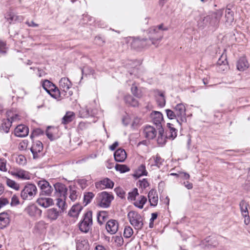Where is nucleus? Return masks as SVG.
<instances>
[{"label": "nucleus", "mask_w": 250, "mask_h": 250, "mask_svg": "<svg viewBox=\"0 0 250 250\" xmlns=\"http://www.w3.org/2000/svg\"><path fill=\"white\" fill-rule=\"evenodd\" d=\"M167 28H163V24L151 27L149 29V39L134 38L131 46L134 48L144 47L146 45L153 44L157 45L163 38L162 30H167Z\"/></svg>", "instance_id": "1"}, {"label": "nucleus", "mask_w": 250, "mask_h": 250, "mask_svg": "<svg viewBox=\"0 0 250 250\" xmlns=\"http://www.w3.org/2000/svg\"><path fill=\"white\" fill-rule=\"evenodd\" d=\"M71 86L72 83L68 78L64 77L60 80V100L64 98H68L72 95V91L69 90Z\"/></svg>", "instance_id": "2"}, {"label": "nucleus", "mask_w": 250, "mask_h": 250, "mask_svg": "<svg viewBox=\"0 0 250 250\" xmlns=\"http://www.w3.org/2000/svg\"><path fill=\"white\" fill-rule=\"evenodd\" d=\"M93 224L92 212L91 210L86 211L79 224L80 230L84 233H87L91 229Z\"/></svg>", "instance_id": "3"}, {"label": "nucleus", "mask_w": 250, "mask_h": 250, "mask_svg": "<svg viewBox=\"0 0 250 250\" xmlns=\"http://www.w3.org/2000/svg\"><path fill=\"white\" fill-rule=\"evenodd\" d=\"M37 188L34 184H26L21 192V197L24 200H32L37 193Z\"/></svg>", "instance_id": "4"}, {"label": "nucleus", "mask_w": 250, "mask_h": 250, "mask_svg": "<svg viewBox=\"0 0 250 250\" xmlns=\"http://www.w3.org/2000/svg\"><path fill=\"white\" fill-rule=\"evenodd\" d=\"M42 87L51 97L60 100V90L52 83L46 80L42 83Z\"/></svg>", "instance_id": "5"}, {"label": "nucleus", "mask_w": 250, "mask_h": 250, "mask_svg": "<svg viewBox=\"0 0 250 250\" xmlns=\"http://www.w3.org/2000/svg\"><path fill=\"white\" fill-rule=\"evenodd\" d=\"M129 222L136 229H141L143 227V218L141 215L135 211H130L127 215Z\"/></svg>", "instance_id": "6"}, {"label": "nucleus", "mask_w": 250, "mask_h": 250, "mask_svg": "<svg viewBox=\"0 0 250 250\" xmlns=\"http://www.w3.org/2000/svg\"><path fill=\"white\" fill-rule=\"evenodd\" d=\"M175 114L176 116V121L179 125L187 122V116L186 113V107L183 104H177L174 108Z\"/></svg>", "instance_id": "7"}, {"label": "nucleus", "mask_w": 250, "mask_h": 250, "mask_svg": "<svg viewBox=\"0 0 250 250\" xmlns=\"http://www.w3.org/2000/svg\"><path fill=\"white\" fill-rule=\"evenodd\" d=\"M114 196L112 194L106 191L102 192L99 195L98 205L103 208H107L110 205Z\"/></svg>", "instance_id": "8"}, {"label": "nucleus", "mask_w": 250, "mask_h": 250, "mask_svg": "<svg viewBox=\"0 0 250 250\" xmlns=\"http://www.w3.org/2000/svg\"><path fill=\"white\" fill-rule=\"evenodd\" d=\"M9 173L17 179L22 180H29L31 175L28 171L20 168H14L9 171Z\"/></svg>", "instance_id": "9"}, {"label": "nucleus", "mask_w": 250, "mask_h": 250, "mask_svg": "<svg viewBox=\"0 0 250 250\" xmlns=\"http://www.w3.org/2000/svg\"><path fill=\"white\" fill-rule=\"evenodd\" d=\"M43 145L40 141L34 142L30 150L34 159H38L42 156Z\"/></svg>", "instance_id": "10"}, {"label": "nucleus", "mask_w": 250, "mask_h": 250, "mask_svg": "<svg viewBox=\"0 0 250 250\" xmlns=\"http://www.w3.org/2000/svg\"><path fill=\"white\" fill-rule=\"evenodd\" d=\"M223 14L222 9L217 10L215 12L209 15L210 18V26L217 27L219 25V23L221 17Z\"/></svg>", "instance_id": "11"}, {"label": "nucleus", "mask_w": 250, "mask_h": 250, "mask_svg": "<svg viewBox=\"0 0 250 250\" xmlns=\"http://www.w3.org/2000/svg\"><path fill=\"white\" fill-rule=\"evenodd\" d=\"M241 212L243 217L245 218L244 223L248 225L250 222V218L249 214V204L244 200H242L239 204Z\"/></svg>", "instance_id": "12"}, {"label": "nucleus", "mask_w": 250, "mask_h": 250, "mask_svg": "<svg viewBox=\"0 0 250 250\" xmlns=\"http://www.w3.org/2000/svg\"><path fill=\"white\" fill-rule=\"evenodd\" d=\"M29 133L28 127L24 125H18L14 130L15 136L18 137H24L28 135Z\"/></svg>", "instance_id": "13"}, {"label": "nucleus", "mask_w": 250, "mask_h": 250, "mask_svg": "<svg viewBox=\"0 0 250 250\" xmlns=\"http://www.w3.org/2000/svg\"><path fill=\"white\" fill-rule=\"evenodd\" d=\"M38 186L41 188L43 194L49 195L53 191V188L50 185L49 183L45 180L39 181Z\"/></svg>", "instance_id": "14"}, {"label": "nucleus", "mask_w": 250, "mask_h": 250, "mask_svg": "<svg viewBox=\"0 0 250 250\" xmlns=\"http://www.w3.org/2000/svg\"><path fill=\"white\" fill-rule=\"evenodd\" d=\"M118 222L115 220L111 219L106 223V229L111 234L116 233L118 230Z\"/></svg>", "instance_id": "15"}, {"label": "nucleus", "mask_w": 250, "mask_h": 250, "mask_svg": "<svg viewBox=\"0 0 250 250\" xmlns=\"http://www.w3.org/2000/svg\"><path fill=\"white\" fill-rule=\"evenodd\" d=\"M25 211L32 217H40L42 214V210L34 204L28 206L25 208Z\"/></svg>", "instance_id": "16"}, {"label": "nucleus", "mask_w": 250, "mask_h": 250, "mask_svg": "<svg viewBox=\"0 0 250 250\" xmlns=\"http://www.w3.org/2000/svg\"><path fill=\"white\" fill-rule=\"evenodd\" d=\"M224 22L226 25H230L234 21V12L227 6L225 11Z\"/></svg>", "instance_id": "17"}, {"label": "nucleus", "mask_w": 250, "mask_h": 250, "mask_svg": "<svg viewBox=\"0 0 250 250\" xmlns=\"http://www.w3.org/2000/svg\"><path fill=\"white\" fill-rule=\"evenodd\" d=\"M113 186L114 183L108 178H104L99 182L96 183V187L102 189L112 188Z\"/></svg>", "instance_id": "18"}, {"label": "nucleus", "mask_w": 250, "mask_h": 250, "mask_svg": "<svg viewBox=\"0 0 250 250\" xmlns=\"http://www.w3.org/2000/svg\"><path fill=\"white\" fill-rule=\"evenodd\" d=\"M157 131L155 128L150 125L146 126L144 129V134L146 138L152 139L156 135Z\"/></svg>", "instance_id": "19"}, {"label": "nucleus", "mask_w": 250, "mask_h": 250, "mask_svg": "<svg viewBox=\"0 0 250 250\" xmlns=\"http://www.w3.org/2000/svg\"><path fill=\"white\" fill-rule=\"evenodd\" d=\"M10 223L9 215L5 212L0 213V229L6 228Z\"/></svg>", "instance_id": "20"}, {"label": "nucleus", "mask_w": 250, "mask_h": 250, "mask_svg": "<svg viewBox=\"0 0 250 250\" xmlns=\"http://www.w3.org/2000/svg\"><path fill=\"white\" fill-rule=\"evenodd\" d=\"M114 156L116 161L123 162L126 158V154L124 149L119 148L114 152Z\"/></svg>", "instance_id": "21"}, {"label": "nucleus", "mask_w": 250, "mask_h": 250, "mask_svg": "<svg viewBox=\"0 0 250 250\" xmlns=\"http://www.w3.org/2000/svg\"><path fill=\"white\" fill-rule=\"evenodd\" d=\"M148 198L151 206L155 207L157 206L158 201V197L155 190L153 189L150 190L148 194Z\"/></svg>", "instance_id": "22"}, {"label": "nucleus", "mask_w": 250, "mask_h": 250, "mask_svg": "<svg viewBox=\"0 0 250 250\" xmlns=\"http://www.w3.org/2000/svg\"><path fill=\"white\" fill-rule=\"evenodd\" d=\"M76 246L78 250H88L89 249L88 240L84 238H80L77 240Z\"/></svg>", "instance_id": "23"}, {"label": "nucleus", "mask_w": 250, "mask_h": 250, "mask_svg": "<svg viewBox=\"0 0 250 250\" xmlns=\"http://www.w3.org/2000/svg\"><path fill=\"white\" fill-rule=\"evenodd\" d=\"M11 125L12 121H10L9 118L3 119L0 125V131L6 133H8Z\"/></svg>", "instance_id": "24"}, {"label": "nucleus", "mask_w": 250, "mask_h": 250, "mask_svg": "<svg viewBox=\"0 0 250 250\" xmlns=\"http://www.w3.org/2000/svg\"><path fill=\"white\" fill-rule=\"evenodd\" d=\"M54 188L57 192L61 194V196H63L64 198H66L68 189L64 184L57 183L54 185Z\"/></svg>", "instance_id": "25"}, {"label": "nucleus", "mask_w": 250, "mask_h": 250, "mask_svg": "<svg viewBox=\"0 0 250 250\" xmlns=\"http://www.w3.org/2000/svg\"><path fill=\"white\" fill-rule=\"evenodd\" d=\"M83 209V207L80 204H76L72 206L68 212L70 216L77 218Z\"/></svg>", "instance_id": "26"}, {"label": "nucleus", "mask_w": 250, "mask_h": 250, "mask_svg": "<svg viewBox=\"0 0 250 250\" xmlns=\"http://www.w3.org/2000/svg\"><path fill=\"white\" fill-rule=\"evenodd\" d=\"M151 117L153 123L156 125H159L161 124V122L163 120V116L162 114L159 111H153L151 114Z\"/></svg>", "instance_id": "27"}, {"label": "nucleus", "mask_w": 250, "mask_h": 250, "mask_svg": "<svg viewBox=\"0 0 250 250\" xmlns=\"http://www.w3.org/2000/svg\"><path fill=\"white\" fill-rule=\"evenodd\" d=\"M37 202L40 206L44 208H47L53 204V199L50 198H39Z\"/></svg>", "instance_id": "28"}, {"label": "nucleus", "mask_w": 250, "mask_h": 250, "mask_svg": "<svg viewBox=\"0 0 250 250\" xmlns=\"http://www.w3.org/2000/svg\"><path fill=\"white\" fill-rule=\"evenodd\" d=\"M249 67V63L246 58L242 57L239 59L237 63V68L239 71H243Z\"/></svg>", "instance_id": "29"}, {"label": "nucleus", "mask_w": 250, "mask_h": 250, "mask_svg": "<svg viewBox=\"0 0 250 250\" xmlns=\"http://www.w3.org/2000/svg\"><path fill=\"white\" fill-rule=\"evenodd\" d=\"M147 172L146 170V167L144 165H141L135 170L133 174V176L138 178L142 176H146Z\"/></svg>", "instance_id": "30"}, {"label": "nucleus", "mask_w": 250, "mask_h": 250, "mask_svg": "<svg viewBox=\"0 0 250 250\" xmlns=\"http://www.w3.org/2000/svg\"><path fill=\"white\" fill-rule=\"evenodd\" d=\"M124 101L126 104L133 107L138 106L139 105L138 101L131 95H126L124 97Z\"/></svg>", "instance_id": "31"}, {"label": "nucleus", "mask_w": 250, "mask_h": 250, "mask_svg": "<svg viewBox=\"0 0 250 250\" xmlns=\"http://www.w3.org/2000/svg\"><path fill=\"white\" fill-rule=\"evenodd\" d=\"M147 201V198L143 195L140 196L138 199H136L133 203L134 205L140 209L143 208L144 205Z\"/></svg>", "instance_id": "32"}, {"label": "nucleus", "mask_w": 250, "mask_h": 250, "mask_svg": "<svg viewBox=\"0 0 250 250\" xmlns=\"http://www.w3.org/2000/svg\"><path fill=\"white\" fill-rule=\"evenodd\" d=\"M149 161L150 163H154L152 165L160 167L164 162V160L159 155L157 154L155 156H152L150 159Z\"/></svg>", "instance_id": "33"}, {"label": "nucleus", "mask_w": 250, "mask_h": 250, "mask_svg": "<svg viewBox=\"0 0 250 250\" xmlns=\"http://www.w3.org/2000/svg\"><path fill=\"white\" fill-rule=\"evenodd\" d=\"M47 215L49 219L55 220L59 216V212L56 208H50L47 210Z\"/></svg>", "instance_id": "34"}, {"label": "nucleus", "mask_w": 250, "mask_h": 250, "mask_svg": "<svg viewBox=\"0 0 250 250\" xmlns=\"http://www.w3.org/2000/svg\"><path fill=\"white\" fill-rule=\"evenodd\" d=\"M80 112L81 114V117L83 118H87L90 116H93L95 114V111L94 110H91L87 106L82 108Z\"/></svg>", "instance_id": "35"}, {"label": "nucleus", "mask_w": 250, "mask_h": 250, "mask_svg": "<svg viewBox=\"0 0 250 250\" xmlns=\"http://www.w3.org/2000/svg\"><path fill=\"white\" fill-rule=\"evenodd\" d=\"M69 188V198L72 202L75 201L79 194V192L76 190L74 187L70 186Z\"/></svg>", "instance_id": "36"}, {"label": "nucleus", "mask_w": 250, "mask_h": 250, "mask_svg": "<svg viewBox=\"0 0 250 250\" xmlns=\"http://www.w3.org/2000/svg\"><path fill=\"white\" fill-rule=\"evenodd\" d=\"M167 126L169 129L168 137L174 139L177 136V130L174 127L172 124L167 123Z\"/></svg>", "instance_id": "37"}, {"label": "nucleus", "mask_w": 250, "mask_h": 250, "mask_svg": "<svg viewBox=\"0 0 250 250\" xmlns=\"http://www.w3.org/2000/svg\"><path fill=\"white\" fill-rule=\"evenodd\" d=\"M157 93V96L156 98L157 104L161 107H164L166 104V99L164 95L160 91H158Z\"/></svg>", "instance_id": "38"}, {"label": "nucleus", "mask_w": 250, "mask_h": 250, "mask_svg": "<svg viewBox=\"0 0 250 250\" xmlns=\"http://www.w3.org/2000/svg\"><path fill=\"white\" fill-rule=\"evenodd\" d=\"M75 114L73 112H67L63 117L62 123L63 124H67L72 122L74 118Z\"/></svg>", "instance_id": "39"}, {"label": "nucleus", "mask_w": 250, "mask_h": 250, "mask_svg": "<svg viewBox=\"0 0 250 250\" xmlns=\"http://www.w3.org/2000/svg\"><path fill=\"white\" fill-rule=\"evenodd\" d=\"M107 217V212L105 211H99L97 213V219L98 223L102 225L103 223L106 220Z\"/></svg>", "instance_id": "40"}, {"label": "nucleus", "mask_w": 250, "mask_h": 250, "mask_svg": "<svg viewBox=\"0 0 250 250\" xmlns=\"http://www.w3.org/2000/svg\"><path fill=\"white\" fill-rule=\"evenodd\" d=\"M210 18L209 15L201 18L198 21V24L199 26L204 27L207 26H210Z\"/></svg>", "instance_id": "41"}, {"label": "nucleus", "mask_w": 250, "mask_h": 250, "mask_svg": "<svg viewBox=\"0 0 250 250\" xmlns=\"http://www.w3.org/2000/svg\"><path fill=\"white\" fill-rule=\"evenodd\" d=\"M66 198H64L63 196L57 199L56 205L61 208L62 211L67 208V205L65 203Z\"/></svg>", "instance_id": "42"}, {"label": "nucleus", "mask_w": 250, "mask_h": 250, "mask_svg": "<svg viewBox=\"0 0 250 250\" xmlns=\"http://www.w3.org/2000/svg\"><path fill=\"white\" fill-rule=\"evenodd\" d=\"M5 18L10 23H11L13 21H19L22 20V17L16 15L14 13H12L6 15Z\"/></svg>", "instance_id": "43"}, {"label": "nucleus", "mask_w": 250, "mask_h": 250, "mask_svg": "<svg viewBox=\"0 0 250 250\" xmlns=\"http://www.w3.org/2000/svg\"><path fill=\"white\" fill-rule=\"evenodd\" d=\"M6 183L9 187L12 188L16 190H19L20 189V185L14 180L7 178Z\"/></svg>", "instance_id": "44"}, {"label": "nucleus", "mask_w": 250, "mask_h": 250, "mask_svg": "<svg viewBox=\"0 0 250 250\" xmlns=\"http://www.w3.org/2000/svg\"><path fill=\"white\" fill-rule=\"evenodd\" d=\"M166 141V138L164 135V130L161 129L159 131V134L157 137V143L160 145H164Z\"/></svg>", "instance_id": "45"}, {"label": "nucleus", "mask_w": 250, "mask_h": 250, "mask_svg": "<svg viewBox=\"0 0 250 250\" xmlns=\"http://www.w3.org/2000/svg\"><path fill=\"white\" fill-rule=\"evenodd\" d=\"M112 240L115 243L117 247H121L123 245L124 239L121 235H116L113 236Z\"/></svg>", "instance_id": "46"}, {"label": "nucleus", "mask_w": 250, "mask_h": 250, "mask_svg": "<svg viewBox=\"0 0 250 250\" xmlns=\"http://www.w3.org/2000/svg\"><path fill=\"white\" fill-rule=\"evenodd\" d=\"M94 197V194L92 192H89L85 193L83 197V201L85 203V205H87L90 203Z\"/></svg>", "instance_id": "47"}, {"label": "nucleus", "mask_w": 250, "mask_h": 250, "mask_svg": "<svg viewBox=\"0 0 250 250\" xmlns=\"http://www.w3.org/2000/svg\"><path fill=\"white\" fill-rule=\"evenodd\" d=\"M115 168L121 173H125L129 170V168L125 165L116 164Z\"/></svg>", "instance_id": "48"}, {"label": "nucleus", "mask_w": 250, "mask_h": 250, "mask_svg": "<svg viewBox=\"0 0 250 250\" xmlns=\"http://www.w3.org/2000/svg\"><path fill=\"white\" fill-rule=\"evenodd\" d=\"M139 195L138 189L136 188H134L132 191L129 192L128 194L127 199L129 200H135L136 197Z\"/></svg>", "instance_id": "49"}, {"label": "nucleus", "mask_w": 250, "mask_h": 250, "mask_svg": "<svg viewBox=\"0 0 250 250\" xmlns=\"http://www.w3.org/2000/svg\"><path fill=\"white\" fill-rule=\"evenodd\" d=\"M133 233V230L130 226H126L124 229V236L125 238L130 237Z\"/></svg>", "instance_id": "50"}, {"label": "nucleus", "mask_w": 250, "mask_h": 250, "mask_svg": "<svg viewBox=\"0 0 250 250\" xmlns=\"http://www.w3.org/2000/svg\"><path fill=\"white\" fill-rule=\"evenodd\" d=\"M131 91L132 93L136 97L140 98L142 96L141 93L138 89L137 86L135 84H133L131 88Z\"/></svg>", "instance_id": "51"}, {"label": "nucleus", "mask_w": 250, "mask_h": 250, "mask_svg": "<svg viewBox=\"0 0 250 250\" xmlns=\"http://www.w3.org/2000/svg\"><path fill=\"white\" fill-rule=\"evenodd\" d=\"M7 161L4 158H0V170L6 172L7 170L6 167Z\"/></svg>", "instance_id": "52"}, {"label": "nucleus", "mask_w": 250, "mask_h": 250, "mask_svg": "<svg viewBox=\"0 0 250 250\" xmlns=\"http://www.w3.org/2000/svg\"><path fill=\"white\" fill-rule=\"evenodd\" d=\"M76 182L82 189H84L88 186L87 181L85 179H79Z\"/></svg>", "instance_id": "53"}, {"label": "nucleus", "mask_w": 250, "mask_h": 250, "mask_svg": "<svg viewBox=\"0 0 250 250\" xmlns=\"http://www.w3.org/2000/svg\"><path fill=\"white\" fill-rule=\"evenodd\" d=\"M166 112L167 117L169 119H176V114H175L174 109L173 110H171L170 109H166Z\"/></svg>", "instance_id": "54"}, {"label": "nucleus", "mask_w": 250, "mask_h": 250, "mask_svg": "<svg viewBox=\"0 0 250 250\" xmlns=\"http://www.w3.org/2000/svg\"><path fill=\"white\" fill-rule=\"evenodd\" d=\"M178 177L184 180H188L190 178V175L184 171H179Z\"/></svg>", "instance_id": "55"}, {"label": "nucleus", "mask_w": 250, "mask_h": 250, "mask_svg": "<svg viewBox=\"0 0 250 250\" xmlns=\"http://www.w3.org/2000/svg\"><path fill=\"white\" fill-rule=\"evenodd\" d=\"M16 162L18 164L21 165H23L25 164V162H26V159L23 155H19L17 157Z\"/></svg>", "instance_id": "56"}, {"label": "nucleus", "mask_w": 250, "mask_h": 250, "mask_svg": "<svg viewBox=\"0 0 250 250\" xmlns=\"http://www.w3.org/2000/svg\"><path fill=\"white\" fill-rule=\"evenodd\" d=\"M149 183L146 179L139 181V186L142 189H145L149 186Z\"/></svg>", "instance_id": "57"}, {"label": "nucleus", "mask_w": 250, "mask_h": 250, "mask_svg": "<svg viewBox=\"0 0 250 250\" xmlns=\"http://www.w3.org/2000/svg\"><path fill=\"white\" fill-rule=\"evenodd\" d=\"M20 204L19 198L16 195H14L11 199L10 205L11 206H15Z\"/></svg>", "instance_id": "58"}, {"label": "nucleus", "mask_w": 250, "mask_h": 250, "mask_svg": "<svg viewBox=\"0 0 250 250\" xmlns=\"http://www.w3.org/2000/svg\"><path fill=\"white\" fill-rule=\"evenodd\" d=\"M6 42L0 40V53L5 54L6 53Z\"/></svg>", "instance_id": "59"}, {"label": "nucleus", "mask_w": 250, "mask_h": 250, "mask_svg": "<svg viewBox=\"0 0 250 250\" xmlns=\"http://www.w3.org/2000/svg\"><path fill=\"white\" fill-rule=\"evenodd\" d=\"M9 203V201L5 198H0V208Z\"/></svg>", "instance_id": "60"}, {"label": "nucleus", "mask_w": 250, "mask_h": 250, "mask_svg": "<svg viewBox=\"0 0 250 250\" xmlns=\"http://www.w3.org/2000/svg\"><path fill=\"white\" fill-rule=\"evenodd\" d=\"M223 59V57L222 56L221 58H219V59L218 61L217 64L219 65H223L224 66L227 67V66L226 65V63H227V60L226 58H224V60H222V59Z\"/></svg>", "instance_id": "61"}, {"label": "nucleus", "mask_w": 250, "mask_h": 250, "mask_svg": "<svg viewBox=\"0 0 250 250\" xmlns=\"http://www.w3.org/2000/svg\"><path fill=\"white\" fill-rule=\"evenodd\" d=\"M182 184L188 189L193 188V184L188 181L184 182Z\"/></svg>", "instance_id": "62"}, {"label": "nucleus", "mask_w": 250, "mask_h": 250, "mask_svg": "<svg viewBox=\"0 0 250 250\" xmlns=\"http://www.w3.org/2000/svg\"><path fill=\"white\" fill-rule=\"evenodd\" d=\"M116 192L118 196L120 197L121 198H123L125 197V192L121 189H117Z\"/></svg>", "instance_id": "63"}, {"label": "nucleus", "mask_w": 250, "mask_h": 250, "mask_svg": "<svg viewBox=\"0 0 250 250\" xmlns=\"http://www.w3.org/2000/svg\"><path fill=\"white\" fill-rule=\"evenodd\" d=\"M8 117L9 118V119L11 121H12V123L13 122H15L16 121V120H19V116L18 114H14V115L13 116H12L11 117H10V115H8Z\"/></svg>", "instance_id": "64"}]
</instances>
